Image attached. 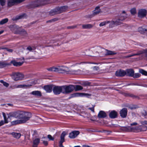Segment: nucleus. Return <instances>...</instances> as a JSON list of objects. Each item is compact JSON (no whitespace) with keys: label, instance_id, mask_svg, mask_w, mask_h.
Instances as JSON below:
<instances>
[{"label":"nucleus","instance_id":"obj_1","mask_svg":"<svg viewBox=\"0 0 147 147\" xmlns=\"http://www.w3.org/2000/svg\"><path fill=\"white\" fill-rule=\"evenodd\" d=\"M8 115L9 118L13 117L16 119H20V121H24V123L29 120L32 116L31 113L22 111L11 112L9 113Z\"/></svg>","mask_w":147,"mask_h":147},{"label":"nucleus","instance_id":"obj_2","mask_svg":"<svg viewBox=\"0 0 147 147\" xmlns=\"http://www.w3.org/2000/svg\"><path fill=\"white\" fill-rule=\"evenodd\" d=\"M57 70V72L59 73L74 74H76L77 72L75 70H69L67 67L65 66L59 67H58Z\"/></svg>","mask_w":147,"mask_h":147},{"label":"nucleus","instance_id":"obj_3","mask_svg":"<svg viewBox=\"0 0 147 147\" xmlns=\"http://www.w3.org/2000/svg\"><path fill=\"white\" fill-rule=\"evenodd\" d=\"M67 8V7L66 6H63L61 7H57L51 11L49 14L51 16H54L64 12Z\"/></svg>","mask_w":147,"mask_h":147},{"label":"nucleus","instance_id":"obj_4","mask_svg":"<svg viewBox=\"0 0 147 147\" xmlns=\"http://www.w3.org/2000/svg\"><path fill=\"white\" fill-rule=\"evenodd\" d=\"M75 86L72 85L63 86L62 93L67 94L71 93L75 89Z\"/></svg>","mask_w":147,"mask_h":147},{"label":"nucleus","instance_id":"obj_5","mask_svg":"<svg viewBox=\"0 0 147 147\" xmlns=\"http://www.w3.org/2000/svg\"><path fill=\"white\" fill-rule=\"evenodd\" d=\"M12 78L15 81L22 80L24 77L23 75L19 72H13L11 75Z\"/></svg>","mask_w":147,"mask_h":147},{"label":"nucleus","instance_id":"obj_6","mask_svg":"<svg viewBox=\"0 0 147 147\" xmlns=\"http://www.w3.org/2000/svg\"><path fill=\"white\" fill-rule=\"evenodd\" d=\"M24 0H8L7 1V6L9 7H11L15 4L20 3Z\"/></svg>","mask_w":147,"mask_h":147},{"label":"nucleus","instance_id":"obj_7","mask_svg":"<svg viewBox=\"0 0 147 147\" xmlns=\"http://www.w3.org/2000/svg\"><path fill=\"white\" fill-rule=\"evenodd\" d=\"M63 86H55L53 87V91L54 93L56 95L59 94L61 92L62 93Z\"/></svg>","mask_w":147,"mask_h":147},{"label":"nucleus","instance_id":"obj_8","mask_svg":"<svg viewBox=\"0 0 147 147\" xmlns=\"http://www.w3.org/2000/svg\"><path fill=\"white\" fill-rule=\"evenodd\" d=\"M147 11L145 9H141L139 10L138 12V17L140 18H142L145 17L147 14Z\"/></svg>","mask_w":147,"mask_h":147},{"label":"nucleus","instance_id":"obj_9","mask_svg":"<svg viewBox=\"0 0 147 147\" xmlns=\"http://www.w3.org/2000/svg\"><path fill=\"white\" fill-rule=\"evenodd\" d=\"M67 135L66 132L64 131L61 133L60 136V140L59 142V147H64L62 144L65 141V137Z\"/></svg>","mask_w":147,"mask_h":147},{"label":"nucleus","instance_id":"obj_10","mask_svg":"<svg viewBox=\"0 0 147 147\" xmlns=\"http://www.w3.org/2000/svg\"><path fill=\"white\" fill-rule=\"evenodd\" d=\"M80 133L79 131H73L69 134V137L71 139H74L79 135Z\"/></svg>","mask_w":147,"mask_h":147},{"label":"nucleus","instance_id":"obj_11","mask_svg":"<svg viewBox=\"0 0 147 147\" xmlns=\"http://www.w3.org/2000/svg\"><path fill=\"white\" fill-rule=\"evenodd\" d=\"M119 20H125L127 17V14L125 11H123L121 13L119 16Z\"/></svg>","mask_w":147,"mask_h":147},{"label":"nucleus","instance_id":"obj_12","mask_svg":"<svg viewBox=\"0 0 147 147\" xmlns=\"http://www.w3.org/2000/svg\"><path fill=\"white\" fill-rule=\"evenodd\" d=\"M126 74L125 71L123 70H120L117 71L115 73L116 76H117L123 77Z\"/></svg>","mask_w":147,"mask_h":147},{"label":"nucleus","instance_id":"obj_13","mask_svg":"<svg viewBox=\"0 0 147 147\" xmlns=\"http://www.w3.org/2000/svg\"><path fill=\"white\" fill-rule=\"evenodd\" d=\"M127 110L126 108L122 109L120 111V116L122 118L125 117L127 115Z\"/></svg>","mask_w":147,"mask_h":147},{"label":"nucleus","instance_id":"obj_14","mask_svg":"<svg viewBox=\"0 0 147 147\" xmlns=\"http://www.w3.org/2000/svg\"><path fill=\"white\" fill-rule=\"evenodd\" d=\"M53 86V85L45 86L44 87V89L47 92L50 93L52 92Z\"/></svg>","mask_w":147,"mask_h":147},{"label":"nucleus","instance_id":"obj_15","mask_svg":"<svg viewBox=\"0 0 147 147\" xmlns=\"http://www.w3.org/2000/svg\"><path fill=\"white\" fill-rule=\"evenodd\" d=\"M107 116L106 113L103 111H100L98 115V117L99 119L105 118Z\"/></svg>","mask_w":147,"mask_h":147},{"label":"nucleus","instance_id":"obj_16","mask_svg":"<svg viewBox=\"0 0 147 147\" xmlns=\"http://www.w3.org/2000/svg\"><path fill=\"white\" fill-rule=\"evenodd\" d=\"M110 117L111 119H114L117 117V113L115 111L113 110L109 114Z\"/></svg>","mask_w":147,"mask_h":147},{"label":"nucleus","instance_id":"obj_17","mask_svg":"<svg viewBox=\"0 0 147 147\" xmlns=\"http://www.w3.org/2000/svg\"><path fill=\"white\" fill-rule=\"evenodd\" d=\"M126 73L127 75L129 76L132 77L134 73V71L132 69H127L126 70Z\"/></svg>","mask_w":147,"mask_h":147},{"label":"nucleus","instance_id":"obj_18","mask_svg":"<svg viewBox=\"0 0 147 147\" xmlns=\"http://www.w3.org/2000/svg\"><path fill=\"white\" fill-rule=\"evenodd\" d=\"M100 12V7L98 6H97L95 7V9L93 11L92 14L93 15V16H94L95 15L99 14Z\"/></svg>","mask_w":147,"mask_h":147},{"label":"nucleus","instance_id":"obj_19","mask_svg":"<svg viewBox=\"0 0 147 147\" xmlns=\"http://www.w3.org/2000/svg\"><path fill=\"white\" fill-rule=\"evenodd\" d=\"M11 63L14 66H20L24 62H18L16 61L15 60H13L11 61Z\"/></svg>","mask_w":147,"mask_h":147},{"label":"nucleus","instance_id":"obj_20","mask_svg":"<svg viewBox=\"0 0 147 147\" xmlns=\"http://www.w3.org/2000/svg\"><path fill=\"white\" fill-rule=\"evenodd\" d=\"M31 94L37 96H42L41 92L38 90L34 91L32 92L31 93Z\"/></svg>","mask_w":147,"mask_h":147},{"label":"nucleus","instance_id":"obj_21","mask_svg":"<svg viewBox=\"0 0 147 147\" xmlns=\"http://www.w3.org/2000/svg\"><path fill=\"white\" fill-rule=\"evenodd\" d=\"M17 34H19L21 36H27V34L26 31L24 29H21L20 32H17Z\"/></svg>","mask_w":147,"mask_h":147},{"label":"nucleus","instance_id":"obj_22","mask_svg":"<svg viewBox=\"0 0 147 147\" xmlns=\"http://www.w3.org/2000/svg\"><path fill=\"white\" fill-rule=\"evenodd\" d=\"M143 53V52L142 51H139L137 53L133 54L132 55H127L125 56H124L123 58H129L132 56H136V55H140V54H142Z\"/></svg>","mask_w":147,"mask_h":147},{"label":"nucleus","instance_id":"obj_23","mask_svg":"<svg viewBox=\"0 0 147 147\" xmlns=\"http://www.w3.org/2000/svg\"><path fill=\"white\" fill-rule=\"evenodd\" d=\"M13 136L16 139H19L21 136V134L19 133L13 132L10 134Z\"/></svg>","mask_w":147,"mask_h":147},{"label":"nucleus","instance_id":"obj_24","mask_svg":"<svg viewBox=\"0 0 147 147\" xmlns=\"http://www.w3.org/2000/svg\"><path fill=\"white\" fill-rule=\"evenodd\" d=\"M93 26L91 24H83L82 25V28L84 29H89L93 27Z\"/></svg>","mask_w":147,"mask_h":147},{"label":"nucleus","instance_id":"obj_25","mask_svg":"<svg viewBox=\"0 0 147 147\" xmlns=\"http://www.w3.org/2000/svg\"><path fill=\"white\" fill-rule=\"evenodd\" d=\"M13 31L15 33L17 34V32H19L21 29L18 26L15 25L13 26Z\"/></svg>","mask_w":147,"mask_h":147},{"label":"nucleus","instance_id":"obj_26","mask_svg":"<svg viewBox=\"0 0 147 147\" xmlns=\"http://www.w3.org/2000/svg\"><path fill=\"white\" fill-rule=\"evenodd\" d=\"M40 140L39 138H36L34 140L33 143V147H37L40 142Z\"/></svg>","mask_w":147,"mask_h":147},{"label":"nucleus","instance_id":"obj_27","mask_svg":"<svg viewBox=\"0 0 147 147\" xmlns=\"http://www.w3.org/2000/svg\"><path fill=\"white\" fill-rule=\"evenodd\" d=\"M24 121H21L20 120H17L14 121H12L11 122V123L12 125H14L24 123Z\"/></svg>","mask_w":147,"mask_h":147},{"label":"nucleus","instance_id":"obj_28","mask_svg":"<svg viewBox=\"0 0 147 147\" xmlns=\"http://www.w3.org/2000/svg\"><path fill=\"white\" fill-rule=\"evenodd\" d=\"M107 22H109V23H108V24H109V27L110 28H112L114 27L115 26H116L114 21H107Z\"/></svg>","mask_w":147,"mask_h":147},{"label":"nucleus","instance_id":"obj_29","mask_svg":"<svg viewBox=\"0 0 147 147\" xmlns=\"http://www.w3.org/2000/svg\"><path fill=\"white\" fill-rule=\"evenodd\" d=\"M105 50L106 51V53L105 54L106 55H115L117 54L116 53L112 51L106 49H105Z\"/></svg>","mask_w":147,"mask_h":147},{"label":"nucleus","instance_id":"obj_30","mask_svg":"<svg viewBox=\"0 0 147 147\" xmlns=\"http://www.w3.org/2000/svg\"><path fill=\"white\" fill-rule=\"evenodd\" d=\"M58 67H54L48 68L47 70L49 71H55L57 72Z\"/></svg>","mask_w":147,"mask_h":147},{"label":"nucleus","instance_id":"obj_31","mask_svg":"<svg viewBox=\"0 0 147 147\" xmlns=\"http://www.w3.org/2000/svg\"><path fill=\"white\" fill-rule=\"evenodd\" d=\"M36 49V47L34 46H29L26 49V50L29 52L32 51Z\"/></svg>","mask_w":147,"mask_h":147},{"label":"nucleus","instance_id":"obj_32","mask_svg":"<svg viewBox=\"0 0 147 147\" xmlns=\"http://www.w3.org/2000/svg\"><path fill=\"white\" fill-rule=\"evenodd\" d=\"M75 88L74 90L76 91L82 90L83 89V87L80 85H76L75 86Z\"/></svg>","mask_w":147,"mask_h":147},{"label":"nucleus","instance_id":"obj_33","mask_svg":"<svg viewBox=\"0 0 147 147\" xmlns=\"http://www.w3.org/2000/svg\"><path fill=\"white\" fill-rule=\"evenodd\" d=\"M114 21L116 26H117L121 24V21H122V20H119V17H118V18L116 19V20Z\"/></svg>","mask_w":147,"mask_h":147},{"label":"nucleus","instance_id":"obj_34","mask_svg":"<svg viewBox=\"0 0 147 147\" xmlns=\"http://www.w3.org/2000/svg\"><path fill=\"white\" fill-rule=\"evenodd\" d=\"M4 120H1L0 121V126H1L3 125L5 123H8V122L7 121L6 118H5V116H4Z\"/></svg>","mask_w":147,"mask_h":147},{"label":"nucleus","instance_id":"obj_35","mask_svg":"<svg viewBox=\"0 0 147 147\" xmlns=\"http://www.w3.org/2000/svg\"><path fill=\"white\" fill-rule=\"evenodd\" d=\"M8 21V19L7 18H5L1 20L0 22V24L3 25L7 23Z\"/></svg>","mask_w":147,"mask_h":147},{"label":"nucleus","instance_id":"obj_36","mask_svg":"<svg viewBox=\"0 0 147 147\" xmlns=\"http://www.w3.org/2000/svg\"><path fill=\"white\" fill-rule=\"evenodd\" d=\"M130 12L132 15H134L136 13V9L134 8L131 9L130 10Z\"/></svg>","mask_w":147,"mask_h":147},{"label":"nucleus","instance_id":"obj_37","mask_svg":"<svg viewBox=\"0 0 147 147\" xmlns=\"http://www.w3.org/2000/svg\"><path fill=\"white\" fill-rule=\"evenodd\" d=\"M109 23V22H107V21H104L100 23L99 24V26L100 27L102 26L105 25L107 24H108Z\"/></svg>","mask_w":147,"mask_h":147},{"label":"nucleus","instance_id":"obj_38","mask_svg":"<svg viewBox=\"0 0 147 147\" xmlns=\"http://www.w3.org/2000/svg\"><path fill=\"white\" fill-rule=\"evenodd\" d=\"M139 72L143 75L145 76L147 75V72L144 70L143 69H141L139 70Z\"/></svg>","mask_w":147,"mask_h":147},{"label":"nucleus","instance_id":"obj_39","mask_svg":"<svg viewBox=\"0 0 147 147\" xmlns=\"http://www.w3.org/2000/svg\"><path fill=\"white\" fill-rule=\"evenodd\" d=\"M141 76V75L140 74L137 73H135V74H134L133 75V76H132V77H133L134 78H137Z\"/></svg>","mask_w":147,"mask_h":147},{"label":"nucleus","instance_id":"obj_40","mask_svg":"<svg viewBox=\"0 0 147 147\" xmlns=\"http://www.w3.org/2000/svg\"><path fill=\"white\" fill-rule=\"evenodd\" d=\"M147 129V127L146 126H142L140 128L141 131H145Z\"/></svg>","mask_w":147,"mask_h":147},{"label":"nucleus","instance_id":"obj_41","mask_svg":"<svg viewBox=\"0 0 147 147\" xmlns=\"http://www.w3.org/2000/svg\"><path fill=\"white\" fill-rule=\"evenodd\" d=\"M23 17L21 15L19 16H17L15 18H13L12 20H16L21 19Z\"/></svg>","mask_w":147,"mask_h":147},{"label":"nucleus","instance_id":"obj_42","mask_svg":"<svg viewBox=\"0 0 147 147\" xmlns=\"http://www.w3.org/2000/svg\"><path fill=\"white\" fill-rule=\"evenodd\" d=\"M5 0H0V4L2 6L5 5Z\"/></svg>","mask_w":147,"mask_h":147},{"label":"nucleus","instance_id":"obj_43","mask_svg":"<svg viewBox=\"0 0 147 147\" xmlns=\"http://www.w3.org/2000/svg\"><path fill=\"white\" fill-rule=\"evenodd\" d=\"M95 107V105H92V107L91 108H88V109L90 110L92 112L94 113V108Z\"/></svg>","mask_w":147,"mask_h":147},{"label":"nucleus","instance_id":"obj_44","mask_svg":"<svg viewBox=\"0 0 147 147\" xmlns=\"http://www.w3.org/2000/svg\"><path fill=\"white\" fill-rule=\"evenodd\" d=\"M47 137L50 140H54V138L50 135H48Z\"/></svg>","mask_w":147,"mask_h":147},{"label":"nucleus","instance_id":"obj_45","mask_svg":"<svg viewBox=\"0 0 147 147\" xmlns=\"http://www.w3.org/2000/svg\"><path fill=\"white\" fill-rule=\"evenodd\" d=\"M5 66V64L3 62H0V68L3 67Z\"/></svg>","mask_w":147,"mask_h":147},{"label":"nucleus","instance_id":"obj_46","mask_svg":"<svg viewBox=\"0 0 147 147\" xmlns=\"http://www.w3.org/2000/svg\"><path fill=\"white\" fill-rule=\"evenodd\" d=\"M94 16L92 14L86 15L85 16L86 18H91Z\"/></svg>","mask_w":147,"mask_h":147},{"label":"nucleus","instance_id":"obj_47","mask_svg":"<svg viewBox=\"0 0 147 147\" xmlns=\"http://www.w3.org/2000/svg\"><path fill=\"white\" fill-rule=\"evenodd\" d=\"M140 123L142 125H147V121H140Z\"/></svg>","mask_w":147,"mask_h":147},{"label":"nucleus","instance_id":"obj_48","mask_svg":"<svg viewBox=\"0 0 147 147\" xmlns=\"http://www.w3.org/2000/svg\"><path fill=\"white\" fill-rule=\"evenodd\" d=\"M92 69L94 70L97 71L98 70L99 68L98 67L95 66L93 67Z\"/></svg>","mask_w":147,"mask_h":147},{"label":"nucleus","instance_id":"obj_49","mask_svg":"<svg viewBox=\"0 0 147 147\" xmlns=\"http://www.w3.org/2000/svg\"><path fill=\"white\" fill-rule=\"evenodd\" d=\"M128 96L133 98H136L137 97V96L134 95L133 94H128Z\"/></svg>","mask_w":147,"mask_h":147},{"label":"nucleus","instance_id":"obj_50","mask_svg":"<svg viewBox=\"0 0 147 147\" xmlns=\"http://www.w3.org/2000/svg\"><path fill=\"white\" fill-rule=\"evenodd\" d=\"M75 94L76 95V96H78V95H79V96H82L83 95L85 94H84V93H80V94L76 93V94Z\"/></svg>","mask_w":147,"mask_h":147},{"label":"nucleus","instance_id":"obj_51","mask_svg":"<svg viewBox=\"0 0 147 147\" xmlns=\"http://www.w3.org/2000/svg\"><path fill=\"white\" fill-rule=\"evenodd\" d=\"M3 84L4 86H5L6 87H8L9 86V84L5 82H4Z\"/></svg>","mask_w":147,"mask_h":147},{"label":"nucleus","instance_id":"obj_52","mask_svg":"<svg viewBox=\"0 0 147 147\" xmlns=\"http://www.w3.org/2000/svg\"><path fill=\"white\" fill-rule=\"evenodd\" d=\"M122 129L125 131H128L129 130L128 127H124Z\"/></svg>","mask_w":147,"mask_h":147},{"label":"nucleus","instance_id":"obj_53","mask_svg":"<svg viewBox=\"0 0 147 147\" xmlns=\"http://www.w3.org/2000/svg\"><path fill=\"white\" fill-rule=\"evenodd\" d=\"M43 143L44 144L45 146H47L48 144V142L45 141H43Z\"/></svg>","mask_w":147,"mask_h":147},{"label":"nucleus","instance_id":"obj_54","mask_svg":"<svg viewBox=\"0 0 147 147\" xmlns=\"http://www.w3.org/2000/svg\"><path fill=\"white\" fill-rule=\"evenodd\" d=\"M137 125V123L136 122H134L130 124V125L131 126L133 125Z\"/></svg>","mask_w":147,"mask_h":147},{"label":"nucleus","instance_id":"obj_55","mask_svg":"<svg viewBox=\"0 0 147 147\" xmlns=\"http://www.w3.org/2000/svg\"><path fill=\"white\" fill-rule=\"evenodd\" d=\"M7 49V51H8L9 52L11 53L13 51V50L12 49Z\"/></svg>","mask_w":147,"mask_h":147},{"label":"nucleus","instance_id":"obj_56","mask_svg":"<svg viewBox=\"0 0 147 147\" xmlns=\"http://www.w3.org/2000/svg\"><path fill=\"white\" fill-rule=\"evenodd\" d=\"M142 30H143V29L142 28H141V27H139L138 28V31L139 32H140V33L142 32H141V31Z\"/></svg>","mask_w":147,"mask_h":147},{"label":"nucleus","instance_id":"obj_57","mask_svg":"<svg viewBox=\"0 0 147 147\" xmlns=\"http://www.w3.org/2000/svg\"><path fill=\"white\" fill-rule=\"evenodd\" d=\"M144 53H145V57L147 58V50H145L144 51Z\"/></svg>","mask_w":147,"mask_h":147},{"label":"nucleus","instance_id":"obj_58","mask_svg":"<svg viewBox=\"0 0 147 147\" xmlns=\"http://www.w3.org/2000/svg\"><path fill=\"white\" fill-rule=\"evenodd\" d=\"M129 108L131 109H135L136 108V107H134V106H133V107H129Z\"/></svg>","mask_w":147,"mask_h":147},{"label":"nucleus","instance_id":"obj_59","mask_svg":"<svg viewBox=\"0 0 147 147\" xmlns=\"http://www.w3.org/2000/svg\"><path fill=\"white\" fill-rule=\"evenodd\" d=\"M75 27L74 26H68L67 27V28L68 29H70V28H75Z\"/></svg>","mask_w":147,"mask_h":147},{"label":"nucleus","instance_id":"obj_60","mask_svg":"<svg viewBox=\"0 0 147 147\" xmlns=\"http://www.w3.org/2000/svg\"><path fill=\"white\" fill-rule=\"evenodd\" d=\"M143 114L144 116H146L147 115V113L146 111H144V112L143 113Z\"/></svg>","mask_w":147,"mask_h":147},{"label":"nucleus","instance_id":"obj_61","mask_svg":"<svg viewBox=\"0 0 147 147\" xmlns=\"http://www.w3.org/2000/svg\"><path fill=\"white\" fill-rule=\"evenodd\" d=\"M24 85H19L18 86V88L22 87V86H24Z\"/></svg>","mask_w":147,"mask_h":147},{"label":"nucleus","instance_id":"obj_62","mask_svg":"<svg viewBox=\"0 0 147 147\" xmlns=\"http://www.w3.org/2000/svg\"><path fill=\"white\" fill-rule=\"evenodd\" d=\"M0 82L3 84L5 82L3 80H0Z\"/></svg>","mask_w":147,"mask_h":147},{"label":"nucleus","instance_id":"obj_63","mask_svg":"<svg viewBox=\"0 0 147 147\" xmlns=\"http://www.w3.org/2000/svg\"><path fill=\"white\" fill-rule=\"evenodd\" d=\"M55 41L54 40H51V43H54V41Z\"/></svg>","mask_w":147,"mask_h":147},{"label":"nucleus","instance_id":"obj_64","mask_svg":"<svg viewBox=\"0 0 147 147\" xmlns=\"http://www.w3.org/2000/svg\"><path fill=\"white\" fill-rule=\"evenodd\" d=\"M3 32V31H0V34H2Z\"/></svg>","mask_w":147,"mask_h":147}]
</instances>
